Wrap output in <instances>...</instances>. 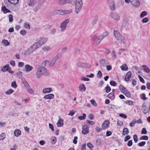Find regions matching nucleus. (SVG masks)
I'll return each mask as SVG.
<instances>
[{
	"mask_svg": "<svg viewBox=\"0 0 150 150\" xmlns=\"http://www.w3.org/2000/svg\"><path fill=\"white\" fill-rule=\"evenodd\" d=\"M114 34L117 40L122 41L123 43L126 42V40L125 38L121 35L118 31L114 30Z\"/></svg>",
	"mask_w": 150,
	"mask_h": 150,
	"instance_id": "1",
	"label": "nucleus"
},
{
	"mask_svg": "<svg viewBox=\"0 0 150 150\" xmlns=\"http://www.w3.org/2000/svg\"><path fill=\"white\" fill-rule=\"evenodd\" d=\"M69 19H66L60 24V27L61 31L63 32L65 30L67 27V25L69 23Z\"/></svg>",
	"mask_w": 150,
	"mask_h": 150,
	"instance_id": "2",
	"label": "nucleus"
},
{
	"mask_svg": "<svg viewBox=\"0 0 150 150\" xmlns=\"http://www.w3.org/2000/svg\"><path fill=\"white\" fill-rule=\"evenodd\" d=\"M42 74L43 75L49 76V73L48 71L42 66H40L38 69Z\"/></svg>",
	"mask_w": 150,
	"mask_h": 150,
	"instance_id": "3",
	"label": "nucleus"
},
{
	"mask_svg": "<svg viewBox=\"0 0 150 150\" xmlns=\"http://www.w3.org/2000/svg\"><path fill=\"white\" fill-rule=\"evenodd\" d=\"M55 11L57 14L63 15L69 14L72 12V10L71 9L68 10H56Z\"/></svg>",
	"mask_w": 150,
	"mask_h": 150,
	"instance_id": "4",
	"label": "nucleus"
},
{
	"mask_svg": "<svg viewBox=\"0 0 150 150\" xmlns=\"http://www.w3.org/2000/svg\"><path fill=\"white\" fill-rule=\"evenodd\" d=\"M114 2V0H108V5L112 11H114L115 9Z\"/></svg>",
	"mask_w": 150,
	"mask_h": 150,
	"instance_id": "5",
	"label": "nucleus"
},
{
	"mask_svg": "<svg viewBox=\"0 0 150 150\" xmlns=\"http://www.w3.org/2000/svg\"><path fill=\"white\" fill-rule=\"evenodd\" d=\"M47 40L48 39L47 38H40L38 39L37 40V41L36 42L40 45V47L42 44L45 43Z\"/></svg>",
	"mask_w": 150,
	"mask_h": 150,
	"instance_id": "6",
	"label": "nucleus"
},
{
	"mask_svg": "<svg viewBox=\"0 0 150 150\" xmlns=\"http://www.w3.org/2000/svg\"><path fill=\"white\" fill-rule=\"evenodd\" d=\"M92 40L95 42L96 44V45L99 44L102 40L100 36L97 37L96 35H94L93 37L92 38Z\"/></svg>",
	"mask_w": 150,
	"mask_h": 150,
	"instance_id": "7",
	"label": "nucleus"
},
{
	"mask_svg": "<svg viewBox=\"0 0 150 150\" xmlns=\"http://www.w3.org/2000/svg\"><path fill=\"white\" fill-rule=\"evenodd\" d=\"M82 133L84 135L89 133V127L86 125H84L82 126Z\"/></svg>",
	"mask_w": 150,
	"mask_h": 150,
	"instance_id": "8",
	"label": "nucleus"
},
{
	"mask_svg": "<svg viewBox=\"0 0 150 150\" xmlns=\"http://www.w3.org/2000/svg\"><path fill=\"white\" fill-rule=\"evenodd\" d=\"M82 5L83 4L75 3V11L76 13L78 14L79 12L82 8Z\"/></svg>",
	"mask_w": 150,
	"mask_h": 150,
	"instance_id": "9",
	"label": "nucleus"
},
{
	"mask_svg": "<svg viewBox=\"0 0 150 150\" xmlns=\"http://www.w3.org/2000/svg\"><path fill=\"white\" fill-rule=\"evenodd\" d=\"M131 4L135 7H138L140 5V3L139 0H131Z\"/></svg>",
	"mask_w": 150,
	"mask_h": 150,
	"instance_id": "10",
	"label": "nucleus"
},
{
	"mask_svg": "<svg viewBox=\"0 0 150 150\" xmlns=\"http://www.w3.org/2000/svg\"><path fill=\"white\" fill-rule=\"evenodd\" d=\"M100 67L105 66L107 64H109L107 61L105 59H101L100 61Z\"/></svg>",
	"mask_w": 150,
	"mask_h": 150,
	"instance_id": "11",
	"label": "nucleus"
},
{
	"mask_svg": "<svg viewBox=\"0 0 150 150\" xmlns=\"http://www.w3.org/2000/svg\"><path fill=\"white\" fill-rule=\"evenodd\" d=\"M109 121L108 120H105L102 125V127L103 129L107 128L109 127Z\"/></svg>",
	"mask_w": 150,
	"mask_h": 150,
	"instance_id": "12",
	"label": "nucleus"
},
{
	"mask_svg": "<svg viewBox=\"0 0 150 150\" xmlns=\"http://www.w3.org/2000/svg\"><path fill=\"white\" fill-rule=\"evenodd\" d=\"M72 0H60L58 2V4L60 5H63L67 3L72 4Z\"/></svg>",
	"mask_w": 150,
	"mask_h": 150,
	"instance_id": "13",
	"label": "nucleus"
},
{
	"mask_svg": "<svg viewBox=\"0 0 150 150\" xmlns=\"http://www.w3.org/2000/svg\"><path fill=\"white\" fill-rule=\"evenodd\" d=\"M132 76V72L129 71L126 74L125 78V80L126 81H128Z\"/></svg>",
	"mask_w": 150,
	"mask_h": 150,
	"instance_id": "14",
	"label": "nucleus"
},
{
	"mask_svg": "<svg viewBox=\"0 0 150 150\" xmlns=\"http://www.w3.org/2000/svg\"><path fill=\"white\" fill-rule=\"evenodd\" d=\"M147 108L146 106L144 105V104L143 105L141 109L142 111V112L144 114H146L147 113L149 112V110H147Z\"/></svg>",
	"mask_w": 150,
	"mask_h": 150,
	"instance_id": "15",
	"label": "nucleus"
},
{
	"mask_svg": "<svg viewBox=\"0 0 150 150\" xmlns=\"http://www.w3.org/2000/svg\"><path fill=\"white\" fill-rule=\"evenodd\" d=\"M40 45L38 43L36 42L34 44L32 45L30 47L32 49L33 51H35L36 50L38 49L40 47Z\"/></svg>",
	"mask_w": 150,
	"mask_h": 150,
	"instance_id": "16",
	"label": "nucleus"
},
{
	"mask_svg": "<svg viewBox=\"0 0 150 150\" xmlns=\"http://www.w3.org/2000/svg\"><path fill=\"white\" fill-rule=\"evenodd\" d=\"M111 17L115 20H118L120 19V16L116 13H114L111 14Z\"/></svg>",
	"mask_w": 150,
	"mask_h": 150,
	"instance_id": "17",
	"label": "nucleus"
},
{
	"mask_svg": "<svg viewBox=\"0 0 150 150\" xmlns=\"http://www.w3.org/2000/svg\"><path fill=\"white\" fill-rule=\"evenodd\" d=\"M54 95L53 94H50L45 95L44 97V99H51L54 98Z\"/></svg>",
	"mask_w": 150,
	"mask_h": 150,
	"instance_id": "18",
	"label": "nucleus"
},
{
	"mask_svg": "<svg viewBox=\"0 0 150 150\" xmlns=\"http://www.w3.org/2000/svg\"><path fill=\"white\" fill-rule=\"evenodd\" d=\"M63 120L62 118H59L57 123V126L58 127H61L64 125Z\"/></svg>",
	"mask_w": 150,
	"mask_h": 150,
	"instance_id": "19",
	"label": "nucleus"
},
{
	"mask_svg": "<svg viewBox=\"0 0 150 150\" xmlns=\"http://www.w3.org/2000/svg\"><path fill=\"white\" fill-rule=\"evenodd\" d=\"M25 68L26 69L25 71L26 72L30 71L33 69V67L29 64H26L25 66Z\"/></svg>",
	"mask_w": 150,
	"mask_h": 150,
	"instance_id": "20",
	"label": "nucleus"
},
{
	"mask_svg": "<svg viewBox=\"0 0 150 150\" xmlns=\"http://www.w3.org/2000/svg\"><path fill=\"white\" fill-rule=\"evenodd\" d=\"M1 10L3 12V13L4 14L11 12V11L7 8L5 6H2L1 7Z\"/></svg>",
	"mask_w": 150,
	"mask_h": 150,
	"instance_id": "21",
	"label": "nucleus"
},
{
	"mask_svg": "<svg viewBox=\"0 0 150 150\" xmlns=\"http://www.w3.org/2000/svg\"><path fill=\"white\" fill-rule=\"evenodd\" d=\"M79 88L81 92H85L86 91V87L84 84H82L80 85Z\"/></svg>",
	"mask_w": 150,
	"mask_h": 150,
	"instance_id": "22",
	"label": "nucleus"
},
{
	"mask_svg": "<svg viewBox=\"0 0 150 150\" xmlns=\"http://www.w3.org/2000/svg\"><path fill=\"white\" fill-rule=\"evenodd\" d=\"M52 91V89L50 88H47L44 89L42 90V93H50Z\"/></svg>",
	"mask_w": 150,
	"mask_h": 150,
	"instance_id": "23",
	"label": "nucleus"
},
{
	"mask_svg": "<svg viewBox=\"0 0 150 150\" xmlns=\"http://www.w3.org/2000/svg\"><path fill=\"white\" fill-rule=\"evenodd\" d=\"M14 133L15 136L18 137L21 134V131L19 129H16Z\"/></svg>",
	"mask_w": 150,
	"mask_h": 150,
	"instance_id": "24",
	"label": "nucleus"
},
{
	"mask_svg": "<svg viewBox=\"0 0 150 150\" xmlns=\"http://www.w3.org/2000/svg\"><path fill=\"white\" fill-rule=\"evenodd\" d=\"M127 97H131V94L129 91L127 89H126L125 91H124V92L123 93Z\"/></svg>",
	"mask_w": 150,
	"mask_h": 150,
	"instance_id": "25",
	"label": "nucleus"
},
{
	"mask_svg": "<svg viewBox=\"0 0 150 150\" xmlns=\"http://www.w3.org/2000/svg\"><path fill=\"white\" fill-rule=\"evenodd\" d=\"M56 62V61L53 59L50 62L49 65V67L51 68L53 67L54 66Z\"/></svg>",
	"mask_w": 150,
	"mask_h": 150,
	"instance_id": "26",
	"label": "nucleus"
},
{
	"mask_svg": "<svg viewBox=\"0 0 150 150\" xmlns=\"http://www.w3.org/2000/svg\"><path fill=\"white\" fill-rule=\"evenodd\" d=\"M129 132V129L127 128H124L123 129L122 135H125L126 134H128Z\"/></svg>",
	"mask_w": 150,
	"mask_h": 150,
	"instance_id": "27",
	"label": "nucleus"
},
{
	"mask_svg": "<svg viewBox=\"0 0 150 150\" xmlns=\"http://www.w3.org/2000/svg\"><path fill=\"white\" fill-rule=\"evenodd\" d=\"M122 71H127L128 69V67L126 64H124L120 67Z\"/></svg>",
	"mask_w": 150,
	"mask_h": 150,
	"instance_id": "28",
	"label": "nucleus"
},
{
	"mask_svg": "<svg viewBox=\"0 0 150 150\" xmlns=\"http://www.w3.org/2000/svg\"><path fill=\"white\" fill-rule=\"evenodd\" d=\"M142 67H143L144 68L143 69L147 73H149L150 71V70L149 68L146 65H144L143 66H142Z\"/></svg>",
	"mask_w": 150,
	"mask_h": 150,
	"instance_id": "29",
	"label": "nucleus"
},
{
	"mask_svg": "<svg viewBox=\"0 0 150 150\" xmlns=\"http://www.w3.org/2000/svg\"><path fill=\"white\" fill-rule=\"evenodd\" d=\"M34 52L31 47H30L25 52V54L29 55Z\"/></svg>",
	"mask_w": 150,
	"mask_h": 150,
	"instance_id": "30",
	"label": "nucleus"
},
{
	"mask_svg": "<svg viewBox=\"0 0 150 150\" xmlns=\"http://www.w3.org/2000/svg\"><path fill=\"white\" fill-rule=\"evenodd\" d=\"M8 2L13 4H16L18 3L19 0H8Z\"/></svg>",
	"mask_w": 150,
	"mask_h": 150,
	"instance_id": "31",
	"label": "nucleus"
},
{
	"mask_svg": "<svg viewBox=\"0 0 150 150\" xmlns=\"http://www.w3.org/2000/svg\"><path fill=\"white\" fill-rule=\"evenodd\" d=\"M119 89L122 93L124 92V91H125L126 89L125 87L121 85H120L119 86Z\"/></svg>",
	"mask_w": 150,
	"mask_h": 150,
	"instance_id": "32",
	"label": "nucleus"
},
{
	"mask_svg": "<svg viewBox=\"0 0 150 150\" xmlns=\"http://www.w3.org/2000/svg\"><path fill=\"white\" fill-rule=\"evenodd\" d=\"M107 97L111 100L114 99L115 98L114 94H112L110 93L108 95Z\"/></svg>",
	"mask_w": 150,
	"mask_h": 150,
	"instance_id": "33",
	"label": "nucleus"
},
{
	"mask_svg": "<svg viewBox=\"0 0 150 150\" xmlns=\"http://www.w3.org/2000/svg\"><path fill=\"white\" fill-rule=\"evenodd\" d=\"M8 64H6V65L3 66V67L1 69V71L3 72L6 71V70H7V68H8Z\"/></svg>",
	"mask_w": 150,
	"mask_h": 150,
	"instance_id": "34",
	"label": "nucleus"
},
{
	"mask_svg": "<svg viewBox=\"0 0 150 150\" xmlns=\"http://www.w3.org/2000/svg\"><path fill=\"white\" fill-rule=\"evenodd\" d=\"M36 0H30V1L28 5L29 6H33L36 3Z\"/></svg>",
	"mask_w": 150,
	"mask_h": 150,
	"instance_id": "35",
	"label": "nucleus"
},
{
	"mask_svg": "<svg viewBox=\"0 0 150 150\" xmlns=\"http://www.w3.org/2000/svg\"><path fill=\"white\" fill-rule=\"evenodd\" d=\"M108 35V33L107 32H105L103 33V35H100V37L102 40L103 38L107 36Z\"/></svg>",
	"mask_w": 150,
	"mask_h": 150,
	"instance_id": "36",
	"label": "nucleus"
},
{
	"mask_svg": "<svg viewBox=\"0 0 150 150\" xmlns=\"http://www.w3.org/2000/svg\"><path fill=\"white\" fill-rule=\"evenodd\" d=\"M84 63H82L81 62H78L76 64L77 66L78 67H84Z\"/></svg>",
	"mask_w": 150,
	"mask_h": 150,
	"instance_id": "37",
	"label": "nucleus"
},
{
	"mask_svg": "<svg viewBox=\"0 0 150 150\" xmlns=\"http://www.w3.org/2000/svg\"><path fill=\"white\" fill-rule=\"evenodd\" d=\"M140 97L141 99L144 100H145L147 99V98L146 97V95L144 93L141 94Z\"/></svg>",
	"mask_w": 150,
	"mask_h": 150,
	"instance_id": "38",
	"label": "nucleus"
},
{
	"mask_svg": "<svg viewBox=\"0 0 150 150\" xmlns=\"http://www.w3.org/2000/svg\"><path fill=\"white\" fill-rule=\"evenodd\" d=\"M84 64H85L83 65L84 67H83V68L89 69L91 67V65L89 64L84 63Z\"/></svg>",
	"mask_w": 150,
	"mask_h": 150,
	"instance_id": "39",
	"label": "nucleus"
},
{
	"mask_svg": "<svg viewBox=\"0 0 150 150\" xmlns=\"http://www.w3.org/2000/svg\"><path fill=\"white\" fill-rule=\"evenodd\" d=\"M61 56V54L60 53L57 54V55L54 57L53 58L54 59L57 61L58 59L60 58Z\"/></svg>",
	"mask_w": 150,
	"mask_h": 150,
	"instance_id": "40",
	"label": "nucleus"
},
{
	"mask_svg": "<svg viewBox=\"0 0 150 150\" xmlns=\"http://www.w3.org/2000/svg\"><path fill=\"white\" fill-rule=\"evenodd\" d=\"M149 139V137L148 136L144 135L143 136H141L140 138V139L141 140H148Z\"/></svg>",
	"mask_w": 150,
	"mask_h": 150,
	"instance_id": "41",
	"label": "nucleus"
},
{
	"mask_svg": "<svg viewBox=\"0 0 150 150\" xmlns=\"http://www.w3.org/2000/svg\"><path fill=\"white\" fill-rule=\"evenodd\" d=\"M3 43L6 46H7L9 45L10 43L8 41L6 40H3L2 41Z\"/></svg>",
	"mask_w": 150,
	"mask_h": 150,
	"instance_id": "42",
	"label": "nucleus"
},
{
	"mask_svg": "<svg viewBox=\"0 0 150 150\" xmlns=\"http://www.w3.org/2000/svg\"><path fill=\"white\" fill-rule=\"evenodd\" d=\"M86 115L85 114L83 113V116H80L78 117V119L80 120H82L85 119Z\"/></svg>",
	"mask_w": 150,
	"mask_h": 150,
	"instance_id": "43",
	"label": "nucleus"
},
{
	"mask_svg": "<svg viewBox=\"0 0 150 150\" xmlns=\"http://www.w3.org/2000/svg\"><path fill=\"white\" fill-rule=\"evenodd\" d=\"M42 75L43 74H42V73L40 72V71L38 70L36 73V76L37 78H40Z\"/></svg>",
	"mask_w": 150,
	"mask_h": 150,
	"instance_id": "44",
	"label": "nucleus"
},
{
	"mask_svg": "<svg viewBox=\"0 0 150 150\" xmlns=\"http://www.w3.org/2000/svg\"><path fill=\"white\" fill-rule=\"evenodd\" d=\"M56 137H52L51 139V142L52 144H54L56 142Z\"/></svg>",
	"mask_w": 150,
	"mask_h": 150,
	"instance_id": "45",
	"label": "nucleus"
},
{
	"mask_svg": "<svg viewBox=\"0 0 150 150\" xmlns=\"http://www.w3.org/2000/svg\"><path fill=\"white\" fill-rule=\"evenodd\" d=\"M125 102L126 104L129 105H132L133 104V102L131 100H127Z\"/></svg>",
	"mask_w": 150,
	"mask_h": 150,
	"instance_id": "46",
	"label": "nucleus"
},
{
	"mask_svg": "<svg viewBox=\"0 0 150 150\" xmlns=\"http://www.w3.org/2000/svg\"><path fill=\"white\" fill-rule=\"evenodd\" d=\"M25 86L26 87V89L29 88L30 86L28 83L26 81V80L25 81L23 82Z\"/></svg>",
	"mask_w": 150,
	"mask_h": 150,
	"instance_id": "47",
	"label": "nucleus"
},
{
	"mask_svg": "<svg viewBox=\"0 0 150 150\" xmlns=\"http://www.w3.org/2000/svg\"><path fill=\"white\" fill-rule=\"evenodd\" d=\"M14 92L13 90L11 89H10L8 90L6 92V93L7 95H10L12 93H13Z\"/></svg>",
	"mask_w": 150,
	"mask_h": 150,
	"instance_id": "48",
	"label": "nucleus"
},
{
	"mask_svg": "<svg viewBox=\"0 0 150 150\" xmlns=\"http://www.w3.org/2000/svg\"><path fill=\"white\" fill-rule=\"evenodd\" d=\"M5 137V134L3 133H2L0 135V140L4 139Z\"/></svg>",
	"mask_w": 150,
	"mask_h": 150,
	"instance_id": "49",
	"label": "nucleus"
},
{
	"mask_svg": "<svg viewBox=\"0 0 150 150\" xmlns=\"http://www.w3.org/2000/svg\"><path fill=\"white\" fill-rule=\"evenodd\" d=\"M105 90L107 93H108L111 90V88L109 86H106L105 87Z\"/></svg>",
	"mask_w": 150,
	"mask_h": 150,
	"instance_id": "50",
	"label": "nucleus"
},
{
	"mask_svg": "<svg viewBox=\"0 0 150 150\" xmlns=\"http://www.w3.org/2000/svg\"><path fill=\"white\" fill-rule=\"evenodd\" d=\"M135 123H136V122L135 121V119H134L133 121L130 123L129 126L131 127H134V126Z\"/></svg>",
	"mask_w": 150,
	"mask_h": 150,
	"instance_id": "51",
	"label": "nucleus"
},
{
	"mask_svg": "<svg viewBox=\"0 0 150 150\" xmlns=\"http://www.w3.org/2000/svg\"><path fill=\"white\" fill-rule=\"evenodd\" d=\"M147 14V12L146 11H143L141 13L140 17H143L144 16H146Z\"/></svg>",
	"mask_w": 150,
	"mask_h": 150,
	"instance_id": "52",
	"label": "nucleus"
},
{
	"mask_svg": "<svg viewBox=\"0 0 150 150\" xmlns=\"http://www.w3.org/2000/svg\"><path fill=\"white\" fill-rule=\"evenodd\" d=\"M110 84L111 86H116L117 83L114 81H112L110 82Z\"/></svg>",
	"mask_w": 150,
	"mask_h": 150,
	"instance_id": "53",
	"label": "nucleus"
},
{
	"mask_svg": "<svg viewBox=\"0 0 150 150\" xmlns=\"http://www.w3.org/2000/svg\"><path fill=\"white\" fill-rule=\"evenodd\" d=\"M98 77L100 79L102 77V74L101 71H99L97 73Z\"/></svg>",
	"mask_w": 150,
	"mask_h": 150,
	"instance_id": "54",
	"label": "nucleus"
},
{
	"mask_svg": "<svg viewBox=\"0 0 150 150\" xmlns=\"http://www.w3.org/2000/svg\"><path fill=\"white\" fill-rule=\"evenodd\" d=\"M28 92L30 94H33L34 93V91L30 87L27 89Z\"/></svg>",
	"mask_w": 150,
	"mask_h": 150,
	"instance_id": "55",
	"label": "nucleus"
},
{
	"mask_svg": "<svg viewBox=\"0 0 150 150\" xmlns=\"http://www.w3.org/2000/svg\"><path fill=\"white\" fill-rule=\"evenodd\" d=\"M9 21L11 22L13 21V16L12 15L9 14L8 16Z\"/></svg>",
	"mask_w": 150,
	"mask_h": 150,
	"instance_id": "56",
	"label": "nucleus"
},
{
	"mask_svg": "<svg viewBox=\"0 0 150 150\" xmlns=\"http://www.w3.org/2000/svg\"><path fill=\"white\" fill-rule=\"evenodd\" d=\"M146 142L144 141L142 142H141L139 143L138 144L139 146H144L146 144Z\"/></svg>",
	"mask_w": 150,
	"mask_h": 150,
	"instance_id": "57",
	"label": "nucleus"
},
{
	"mask_svg": "<svg viewBox=\"0 0 150 150\" xmlns=\"http://www.w3.org/2000/svg\"><path fill=\"white\" fill-rule=\"evenodd\" d=\"M11 86L15 88H16L17 87V86L16 82L15 81H14L13 82L11 83Z\"/></svg>",
	"mask_w": 150,
	"mask_h": 150,
	"instance_id": "58",
	"label": "nucleus"
},
{
	"mask_svg": "<svg viewBox=\"0 0 150 150\" xmlns=\"http://www.w3.org/2000/svg\"><path fill=\"white\" fill-rule=\"evenodd\" d=\"M8 68H7V70H6V71H8L9 73L11 74H13L14 73V71L11 70V68L9 67L8 66Z\"/></svg>",
	"mask_w": 150,
	"mask_h": 150,
	"instance_id": "59",
	"label": "nucleus"
},
{
	"mask_svg": "<svg viewBox=\"0 0 150 150\" xmlns=\"http://www.w3.org/2000/svg\"><path fill=\"white\" fill-rule=\"evenodd\" d=\"M133 139L135 143H137L138 141V139L137 135L135 134L133 136Z\"/></svg>",
	"mask_w": 150,
	"mask_h": 150,
	"instance_id": "60",
	"label": "nucleus"
},
{
	"mask_svg": "<svg viewBox=\"0 0 150 150\" xmlns=\"http://www.w3.org/2000/svg\"><path fill=\"white\" fill-rule=\"evenodd\" d=\"M147 132L145 128H143L142 130L141 133L142 134H146L147 133Z\"/></svg>",
	"mask_w": 150,
	"mask_h": 150,
	"instance_id": "61",
	"label": "nucleus"
},
{
	"mask_svg": "<svg viewBox=\"0 0 150 150\" xmlns=\"http://www.w3.org/2000/svg\"><path fill=\"white\" fill-rule=\"evenodd\" d=\"M131 138V137L130 135H127L125 137L124 141L125 142H127Z\"/></svg>",
	"mask_w": 150,
	"mask_h": 150,
	"instance_id": "62",
	"label": "nucleus"
},
{
	"mask_svg": "<svg viewBox=\"0 0 150 150\" xmlns=\"http://www.w3.org/2000/svg\"><path fill=\"white\" fill-rule=\"evenodd\" d=\"M26 33V31L25 30H22L20 32V34L23 35H25Z\"/></svg>",
	"mask_w": 150,
	"mask_h": 150,
	"instance_id": "63",
	"label": "nucleus"
},
{
	"mask_svg": "<svg viewBox=\"0 0 150 150\" xmlns=\"http://www.w3.org/2000/svg\"><path fill=\"white\" fill-rule=\"evenodd\" d=\"M13 148H11L10 150H16L18 148V146L16 144H14L13 146Z\"/></svg>",
	"mask_w": 150,
	"mask_h": 150,
	"instance_id": "64",
	"label": "nucleus"
}]
</instances>
